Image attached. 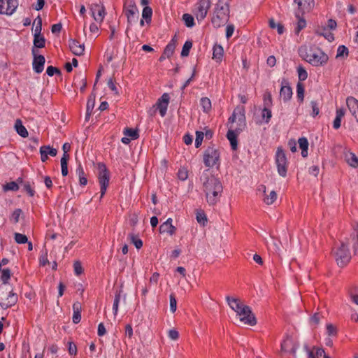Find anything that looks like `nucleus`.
I'll return each instance as SVG.
<instances>
[{"mask_svg":"<svg viewBox=\"0 0 358 358\" xmlns=\"http://www.w3.org/2000/svg\"><path fill=\"white\" fill-rule=\"evenodd\" d=\"M346 160L350 166L353 168L358 167V157L354 153L350 152L346 155Z\"/></svg>","mask_w":358,"mask_h":358,"instance_id":"obj_31","label":"nucleus"},{"mask_svg":"<svg viewBox=\"0 0 358 358\" xmlns=\"http://www.w3.org/2000/svg\"><path fill=\"white\" fill-rule=\"evenodd\" d=\"M262 116L266 119V122L268 123L272 117L271 110L268 108L264 107L262 112Z\"/></svg>","mask_w":358,"mask_h":358,"instance_id":"obj_52","label":"nucleus"},{"mask_svg":"<svg viewBox=\"0 0 358 358\" xmlns=\"http://www.w3.org/2000/svg\"><path fill=\"white\" fill-rule=\"evenodd\" d=\"M237 315L239 317L240 320L245 324L254 326L257 324L256 317L248 306L243 307L242 310Z\"/></svg>","mask_w":358,"mask_h":358,"instance_id":"obj_11","label":"nucleus"},{"mask_svg":"<svg viewBox=\"0 0 358 358\" xmlns=\"http://www.w3.org/2000/svg\"><path fill=\"white\" fill-rule=\"evenodd\" d=\"M95 105V95L92 94L87 103V115H91V113L94 109Z\"/></svg>","mask_w":358,"mask_h":358,"instance_id":"obj_35","label":"nucleus"},{"mask_svg":"<svg viewBox=\"0 0 358 358\" xmlns=\"http://www.w3.org/2000/svg\"><path fill=\"white\" fill-rule=\"evenodd\" d=\"M345 115V110L339 108L336 110V115L334 120L333 127L334 129H338L341 127V119Z\"/></svg>","mask_w":358,"mask_h":358,"instance_id":"obj_29","label":"nucleus"},{"mask_svg":"<svg viewBox=\"0 0 358 358\" xmlns=\"http://www.w3.org/2000/svg\"><path fill=\"white\" fill-rule=\"evenodd\" d=\"M223 48L220 45H215L213 47V58L221 60L223 56Z\"/></svg>","mask_w":358,"mask_h":358,"instance_id":"obj_34","label":"nucleus"},{"mask_svg":"<svg viewBox=\"0 0 358 358\" xmlns=\"http://www.w3.org/2000/svg\"><path fill=\"white\" fill-rule=\"evenodd\" d=\"M182 20L187 27H192L194 25V17L188 13H185L182 15Z\"/></svg>","mask_w":358,"mask_h":358,"instance_id":"obj_41","label":"nucleus"},{"mask_svg":"<svg viewBox=\"0 0 358 358\" xmlns=\"http://www.w3.org/2000/svg\"><path fill=\"white\" fill-rule=\"evenodd\" d=\"M169 99L170 97L169 94L164 93L157 102V108L159 109V114L162 117H164L166 113Z\"/></svg>","mask_w":358,"mask_h":358,"instance_id":"obj_16","label":"nucleus"},{"mask_svg":"<svg viewBox=\"0 0 358 358\" xmlns=\"http://www.w3.org/2000/svg\"><path fill=\"white\" fill-rule=\"evenodd\" d=\"M17 301V296L8 285H0V306L7 309L14 306Z\"/></svg>","mask_w":358,"mask_h":358,"instance_id":"obj_3","label":"nucleus"},{"mask_svg":"<svg viewBox=\"0 0 358 358\" xmlns=\"http://www.w3.org/2000/svg\"><path fill=\"white\" fill-rule=\"evenodd\" d=\"M124 134L126 136L130 137L131 139H137L139 136L138 131L130 129V128H126L124 130Z\"/></svg>","mask_w":358,"mask_h":358,"instance_id":"obj_39","label":"nucleus"},{"mask_svg":"<svg viewBox=\"0 0 358 358\" xmlns=\"http://www.w3.org/2000/svg\"><path fill=\"white\" fill-rule=\"evenodd\" d=\"M42 29V20L41 18H39V23H37L34 28V38L38 37V36H41V32Z\"/></svg>","mask_w":358,"mask_h":358,"instance_id":"obj_63","label":"nucleus"},{"mask_svg":"<svg viewBox=\"0 0 358 358\" xmlns=\"http://www.w3.org/2000/svg\"><path fill=\"white\" fill-rule=\"evenodd\" d=\"M68 160L66 156L62 157L61 159L62 175L63 176L68 175Z\"/></svg>","mask_w":358,"mask_h":358,"instance_id":"obj_42","label":"nucleus"},{"mask_svg":"<svg viewBox=\"0 0 358 358\" xmlns=\"http://www.w3.org/2000/svg\"><path fill=\"white\" fill-rule=\"evenodd\" d=\"M10 278V271L8 268H4L1 271V279L3 281V285H7L8 280Z\"/></svg>","mask_w":358,"mask_h":358,"instance_id":"obj_47","label":"nucleus"},{"mask_svg":"<svg viewBox=\"0 0 358 358\" xmlns=\"http://www.w3.org/2000/svg\"><path fill=\"white\" fill-rule=\"evenodd\" d=\"M45 40L43 36H38L36 38H34V47L35 49L36 48H42L45 46Z\"/></svg>","mask_w":358,"mask_h":358,"instance_id":"obj_40","label":"nucleus"},{"mask_svg":"<svg viewBox=\"0 0 358 358\" xmlns=\"http://www.w3.org/2000/svg\"><path fill=\"white\" fill-rule=\"evenodd\" d=\"M229 18V6L225 0H218L215 4L211 22L215 28H219L227 24Z\"/></svg>","mask_w":358,"mask_h":358,"instance_id":"obj_2","label":"nucleus"},{"mask_svg":"<svg viewBox=\"0 0 358 358\" xmlns=\"http://www.w3.org/2000/svg\"><path fill=\"white\" fill-rule=\"evenodd\" d=\"M38 50L35 49L34 48H32L31 49V53L34 57L33 59V69L34 71L37 73H41L44 69V64L45 62V59L44 56L41 55H37Z\"/></svg>","mask_w":358,"mask_h":358,"instance_id":"obj_13","label":"nucleus"},{"mask_svg":"<svg viewBox=\"0 0 358 358\" xmlns=\"http://www.w3.org/2000/svg\"><path fill=\"white\" fill-rule=\"evenodd\" d=\"M316 33L318 35L324 36L329 41H332L334 39L333 34L326 30L325 28H324L322 30L317 29Z\"/></svg>","mask_w":358,"mask_h":358,"instance_id":"obj_38","label":"nucleus"},{"mask_svg":"<svg viewBox=\"0 0 358 358\" xmlns=\"http://www.w3.org/2000/svg\"><path fill=\"white\" fill-rule=\"evenodd\" d=\"M346 103L350 112L358 122V100L352 96H349L346 99Z\"/></svg>","mask_w":358,"mask_h":358,"instance_id":"obj_18","label":"nucleus"},{"mask_svg":"<svg viewBox=\"0 0 358 358\" xmlns=\"http://www.w3.org/2000/svg\"><path fill=\"white\" fill-rule=\"evenodd\" d=\"M202 189L205 193L206 199L210 206H214L220 201L223 191L220 180L212 174L209 169L204 170L200 177Z\"/></svg>","mask_w":358,"mask_h":358,"instance_id":"obj_1","label":"nucleus"},{"mask_svg":"<svg viewBox=\"0 0 358 358\" xmlns=\"http://www.w3.org/2000/svg\"><path fill=\"white\" fill-rule=\"evenodd\" d=\"M175 48H176V41L174 39H173L168 43V45L164 48V55H166V56L168 58L170 57L173 54Z\"/></svg>","mask_w":358,"mask_h":358,"instance_id":"obj_33","label":"nucleus"},{"mask_svg":"<svg viewBox=\"0 0 358 358\" xmlns=\"http://www.w3.org/2000/svg\"><path fill=\"white\" fill-rule=\"evenodd\" d=\"M354 232L351 237L353 242V249L355 255H358V222L353 227Z\"/></svg>","mask_w":358,"mask_h":358,"instance_id":"obj_25","label":"nucleus"},{"mask_svg":"<svg viewBox=\"0 0 358 358\" xmlns=\"http://www.w3.org/2000/svg\"><path fill=\"white\" fill-rule=\"evenodd\" d=\"M22 211L21 209L20 208H17L14 210V212L12 214V216H11V220L15 222V223H17L19 222V219H20V217L22 214Z\"/></svg>","mask_w":358,"mask_h":358,"instance_id":"obj_54","label":"nucleus"},{"mask_svg":"<svg viewBox=\"0 0 358 358\" xmlns=\"http://www.w3.org/2000/svg\"><path fill=\"white\" fill-rule=\"evenodd\" d=\"M152 8L149 6H145L143 10L142 17L143 19L145 20L147 23L150 22L151 18H152Z\"/></svg>","mask_w":358,"mask_h":358,"instance_id":"obj_36","label":"nucleus"},{"mask_svg":"<svg viewBox=\"0 0 358 358\" xmlns=\"http://www.w3.org/2000/svg\"><path fill=\"white\" fill-rule=\"evenodd\" d=\"M41 148H48L49 149H45V152L48 155H50L51 157H55L57 154V150L55 148H51L50 145H43Z\"/></svg>","mask_w":358,"mask_h":358,"instance_id":"obj_64","label":"nucleus"},{"mask_svg":"<svg viewBox=\"0 0 358 358\" xmlns=\"http://www.w3.org/2000/svg\"><path fill=\"white\" fill-rule=\"evenodd\" d=\"M303 13H301V11L296 10L295 11V17L297 18L298 21L296 23V27L295 28V33L298 34L303 29H304L306 26V22L303 17H302Z\"/></svg>","mask_w":358,"mask_h":358,"instance_id":"obj_23","label":"nucleus"},{"mask_svg":"<svg viewBox=\"0 0 358 358\" xmlns=\"http://www.w3.org/2000/svg\"><path fill=\"white\" fill-rule=\"evenodd\" d=\"M334 255L337 264L341 267L345 266L351 259L350 252L344 243H341V245L334 250Z\"/></svg>","mask_w":358,"mask_h":358,"instance_id":"obj_4","label":"nucleus"},{"mask_svg":"<svg viewBox=\"0 0 358 358\" xmlns=\"http://www.w3.org/2000/svg\"><path fill=\"white\" fill-rule=\"evenodd\" d=\"M23 188L30 196H33L34 195L35 191L31 188L29 182H24L23 183Z\"/></svg>","mask_w":358,"mask_h":358,"instance_id":"obj_59","label":"nucleus"},{"mask_svg":"<svg viewBox=\"0 0 358 358\" xmlns=\"http://www.w3.org/2000/svg\"><path fill=\"white\" fill-rule=\"evenodd\" d=\"M226 300L228 303L229 307L234 310L237 315L242 310V308L245 307L246 305H244L237 298H231L229 296L226 297Z\"/></svg>","mask_w":358,"mask_h":358,"instance_id":"obj_19","label":"nucleus"},{"mask_svg":"<svg viewBox=\"0 0 358 358\" xmlns=\"http://www.w3.org/2000/svg\"><path fill=\"white\" fill-rule=\"evenodd\" d=\"M81 310H82L81 303L78 301L75 302L73 305V317H72V320L74 324H78L80 322Z\"/></svg>","mask_w":358,"mask_h":358,"instance_id":"obj_22","label":"nucleus"},{"mask_svg":"<svg viewBox=\"0 0 358 358\" xmlns=\"http://www.w3.org/2000/svg\"><path fill=\"white\" fill-rule=\"evenodd\" d=\"M298 6V11L301 13L309 12L314 7V0H294Z\"/></svg>","mask_w":358,"mask_h":358,"instance_id":"obj_17","label":"nucleus"},{"mask_svg":"<svg viewBox=\"0 0 358 358\" xmlns=\"http://www.w3.org/2000/svg\"><path fill=\"white\" fill-rule=\"evenodd\" d=\"M74 273L76 275H80L83 273V269L80 262L76 261L73 264Z\"/></svg>","mask_w":358,"mask_h":358,"instance_id":"obj_53","label":"nucleus"},{"mask_svg":"<svg viewBox=\"0 0 358 358\" xmlns=\"http://www.w3.org/2000/svg\"><path fill=\"white\" fill-rule=\"evenodd\" d=\"M17 6V0H0V13L11 15Z\"/></svg>","mask_w":358,"mask_h":358,"instance_id":"obj_12","label":"nucleus"},{"mask_svg":"<svg viewBox=\"0 0 358 358\" xmlns=\"http://www.w3.org/2000/svg\"><path fill=\"white\" fill-rule=\"evenodd\" d=\"M298 345L290 336H287L281 344V350L295 355Z\"/></svg>","mask_w":358,"mask_h":358,"instance_id":"obj_15","label":"nucleus"},{"mask_svg":"<svg viewBox=\"0 0 358 358\" xmlns=\"http://www.w3.org/2000/svg\"><path fill=\"white\" fill-rule=\"evenodd\" d=\"M178 178L181 180H185L188 178V172L186 169H180L178 172Z\"/></svg>","mask_w":358,"mask_h":358,"instance_id":"obj_61","label":"nucleus"},{"mask_svg":"<svg viewBox=\"0 0 358 358\" xmlns=\"http://www.w3.org/2000/svg\"><path fill=\"white\" fill-rule=\"evenodd\" d=\"M124 12L127 17L129 24H131L137 21L138 18V10L133 0L127 1L124 6Z\"/></svg>","mask_w":358,"mask_h":358,"instance_id":"obj_9","label":"nucleus"},{"mask_svg":"<svg viewBox=\"0 0 358 358\" xmlns=\"http://www.w3.org/2000/svg\"><path fill=\"white\" fill-rule=\"evenodd\" d=\"M234 115H236V118L239 122V126H245V110L243 106L236 107L233 113Z\"/></svg>","mask_w":358,"mask_h":358,"instance_id":"obj_24","label":"nucleus"},{"mask_svg":"<svg viewBox=\"0 0 358 358\" xmlns=\"http://www.w3.org/2000/svg\"><path fill=\"white\" fill-rule=\"evenodd\" d=\"M241 130V129H238V130L236 129L235 131L229 129L227 131V137L230 142V145H231V149L233 150H236L237 149L238 142H237V139H236L237 138V133L236 132H239Z\"/></svg>","mask_w":358,"mask_h":358,"instance_id":"obj_21","label":"nucleus"},{"mask_svg":"<svg viewBox=\"0 0 358 358\" xmlns=\"http://www.w3.org/2000/svg\"><path fill=\"white\" fill-rule=\"evenodd\" d=\"M192 47V43L189 41H187L183 46L181 51V56L182 57H187L189 55V50Z\"/></svg>","mask_w":358,"mask_h":358,"instance_id":"obj_43","label":"nucleus"},{"mask_svg":"<svg viewBox=\"0 0 358 358\" xmlns=\"http://www.w3.org/2000/svg\"><path fill=\"white\" fill-rule=\"evenodd\" d=\"M19 189L18 184L16 182L12 181L3 185L4 191H17Z\"/></svg>","mask_w":358,"mask_h":358,"instance_id":"obj_44","label":"nucleus"},{"mask_svg":"<svg viewBox=\"0 0 358 358\" xmlns=\"http://www.w3.org/2000/svg\"><path fill=\"white\" fill-rule=\"evenodd\" d=\"M200 102L203 112L207 113L211 109V101L208 98H201Z\"/></svg>","mask_w":358,"mask_h":358,"instance_id":"obj_37","label":"nucleus"},{"mask_svg":"<svg viewBox=\"0 0 358 358\" xmlns=\"http://www.w3.org/2000/svg\"><path fill=\"white\" fill-rule=\"evenodd\" d=\"M275 164L278 174L282 177H285L287 171V159L284 150L281 148L277 149L275 153Z\"/></svg>","mask_w":358,"mask_h":358,"instance_id":"obj_7","label":"nucleus"},{"mask_svg":"<svg viewBox=\"0 0 358 358\" xmlns=\"http://www.w3.org/2000/svg\"><path fill=\"white\" fill-rule=\"evenodd\" d=\"M280 96L285 101H289L292 96V90L289 86H282L280 92Z\"/></svg>","mask_w":358,"mask_h":358,"instance_id":"obj_26","label":"nucleus"},{"mask_svg":"<svg viewBox=\"0 0 358 358\" xmlns=\"http://www.w3.org/2000/svg\"><path fill=\"white\" fill-rule=\"evenodd\" d=\"M204 133L203 131H196V139H195V147L199 148L203 139Z\"/></svg>","mask_w":358,"mask_h":358,"instance_id":"obj_51","label":"nucleus"},{"mask_svg":"<svg viewBox=\"0 0 358 358\" xmlns=\"http://www.w3.org/2000/svg\"><path fill=\"white\" fill-rule=\"evenodd\" d=\"M210 6L211 2L210 0H201L199 2L197 8L198 10L196 14V17L198 20L201 21L204 20Z\"/></svg>","mask_w":358,"mask_h":358,"instance_id":"obj_14","label":"nucleus"},{"mask_svg":"<svg viewBox=\"0 0 358 358\" xmlns=\"http://www.w3.org/2000/svg\"><path fill=\"white\" fill-rule=\"evenodd\" d=\"M69 48L71 51L77 56H80L84 54L85 46L84 44L80 43L76 40L69 41Z\"/></svg>","mask_w":358,"mask_h":358,"instance_id":"obj_20","label":"nucleus"},{"mask_svg":"<svg viewBox=\"0 0 358 358\" xmlns=\"http://www.w3.org/2000/svg\"><path fill=\"white\" fill-rule=\"evenodd\" d=\"M128 238L137 249H140L143 246V241L138 238V235L131 233L128 235Z\"/></svg>","mask_w":358,"mask_h":358,"instance_id":"obj_32","label":"nucleus"},{"mask_svg":"<svg viewBox=\"0 0 358 358\" xmlns=\"http://www.w3.org/2000/svg\"><path fill=\"white\" fill-rule=\"evenodd\" d=\"M322 315L320 313H315L310 320V324L313 325H317L320 322Z\"/></svg>","mask_w":358,"mask_h":358,"instance_id":"obj_58","label":"nucleus"},{"mask_svg":"<svg viewBox=\"0 0 358 358\" xmlns=\"http://www.w3.org/2000/svg\"><path fill=\"white\" fill-rule=\"evenodd\" d=\"M348 55V49L345 45H339L337 50L336 57H343Z\"/></svg>","mask_w":358,"mask_h":358,"instance_id":"obj_48","label":"nucleus"},{"mask_svg":"<svg viewBox=\"0 0 358 358\" xmlns=\"http://www.w3.org/2000/svg\"><path fill=\"white\" fill-rule=\"evenodd\" d=\"M15 128L17 133L22 137L25 138V137L28 136V131H27V129L22 125L20 120L17 119L15 121Z\"/></svg>","mask_w":358,"mask_h":358,"instance_id":"obj_27","label":"nucleus"},{"mask_svg":"<svg viewBox=\"0 0 358 358\" xmlns=\"http://www.w3.org/2000/svg\"><path fill=\"white\" fill-rule=\"evenodd\" d=\"M177 308V301L173 294L170 295V310L172 313H175Z\"/></svg>","mask_w":358,"mask_h":358,"instance_id":"obj_57","label":"nucleus"},{"mask_svg":"<svg viewBox=\"0 0 358 358\" xmlns=\"http://www.w3.org/2000/svg\"><path fill=\"white\" fill-rule=\"evenodd\" d=\"M297 97L301 101H303L304 97V87L301 83H298L296 85Z\"/></svg>","mask_w":358,"mask_h":358,"instance_id":"obj_49","label":"nucleus"},{"mask_svg":"<svg viewBox=\"0 0 358 358\" xmlns=\"http://www.w3.org/2000/svg\"><path fill=\"white\" fill-rule=\"evenodd\" d=\"M176 228L173 225H167L166 224H162L159 227V232L161 234L167 233L172 236L175 234Z\"/></svg>","mask_w":358,"mask_h":358,"instance_id":"obj_30","label":"nucleus"},{"mask_svg":"<svg viewBox=\"0 0 358 358\" xmlns=\"http://www.w3.org/2000/svg\"><path fill=\"white\" fill-rule=\"evenodd\" d=\"M299 148L301 149V155L306 157L308 155V141L306 138H299Z\"/></svg>","mask_w":358,"mask_h":358,"instance_id":"obj_28","label":"nucleus"},{"mask_svg":"<svg viewBox=\"0 0 358 358\" xmlns=\"http://www.w3.org/2000/svg\"><path fill=\"white\" fill-rule=\"evenodd\" d=\"M91 15L97 22H102L106 13L102 3H92L89 6Z\"/></svg>","mask_w":358,"mask_h":358,"instance_id":"obj_10","label":"nucleus"},{"mask_svg":"<svg viewBox=\"0 0 358 358\" xmlns=\"http://www.w3.org/2000/svg\"><path fill=\"white\" fill-rule=\"evenodd\" d=\"M15 241L19 244H23L27 243L28 239L26 235L20 233H15Z\"/></svg>","mask_w":358,"mask_h":358,"instance_id":"obj_50","label":"nucleus"},{"mask_svg":"<svg viewBox=\"0 0 358 358\" xmlns=\"http://www.w3.org/2000/svg\"><path fill=\"white\" fill-rule=\"evenodd\" d=\"M196 220L199 224L205 225V223L207 222V218L204 213L200 212L196 214Z\"/></svg>","mask_w":358,"mask_h":358,"instance_id":"obj_60","label":"nucleus"},{"mask_svg":"<svg viewBox=\"0 0 358 358\" xmlns=\"http://www.w3.org/2000/svg\"><path fill=\"white\" fill-rule=\"evenodd\" d=\"M97 168L99 171L98 178L101 186V198H102L108 186L110 177L108 169L103 163H99L97 164Z\"/></svg>","mask_w":358,"mask_h":358,"instance_id":"obj_6","label":"nucleus"},{"mask_svg":"<svg viewBox=\"0 0 358 358\" xmlns=\"http://www.w3.org/2000/svg\"><path fill=\"white\" fill-rule=\"evenodd\" d=\"M298 76L299 80L303 81L308 78V73L303 68L300 66L298 68Z\"/></svg>","mask_w":358,"mask_h":358,"instance_id":"obj_55","label":"nucleus"},{"mask_svg":"<svg viewBox=\"0 0 358 358\" xmlns=\"http://www.w3.org/2000/svg\"><path fill=\"white\" fill-rule=\"evenodd\" d=\"M310 106H311V108H312V110H313L312 116L314 117L316 115H317L319 114V112H320L318 103L315 101H312L310 102Z\"/></svg>","mask_w":358,"mask_h":358,"instance_id":"obj_62","label":"nucleus"},{"mask_svg":"<svg viewBox=\"0 0 358 358\" xmlns=\"http://www.w3.org/2000/svg\"><path fill=\"white\" fill-rule=\"evenodd\" d=\"M277 199V194L275 191H271L269 195L266 196L264 201L267 205H271Z\"/></svg>","mask_w":358,"mask_h":358,"instance_id":"obj_45","label":"nucleus"},{"mask_svg":"<svg viewBox=\"0 0 358 358\" xmlns=\"http://www.w3.org/2000/svg\"><path fill=\"white\" fill-rule=\"evenodd\" d=\"M120 294H121V291L117 292L115 294V299H114L113 306V313L115 315H117V311H118V306H119V302L120 301Z\"/></svg>","mask_w":358,"mask_h":358,"instance_id":"obj_46","label":"nucleus"},{"mask_svg":"<svg viewBox=\"0 0 358 358\" xmlns=\"http://www.w3.org/2000/svg\"><path fill=\"white\" fill-rule=\"evenodd\" d=\"M220 152L213 147L208 148L203 155L204 164L208 167H213L219 162Z\"/></svg>","mask_w":358,"mask_h":358,"instance_id":"obj_8","label":"nucleus"},{"mask_svg":"<svg viewBox=\"0 0 358 358\" xmlns=\"http://www.w3.org/2000/svg\"><path fill=\"white\" fill-rule=\"evenodd\" d=\"M328 56L320 49L311 51L306 55L305 59L315 66H322L328 61Z\"/></svg>","mask_w":358,"mask_h":358,"instance_id":"obj_5","label":"nucleus"},{"mask_svg":"<svg viewBox=\"0 0 358 358\" xmlns=\"http://www.w3.org/2000/svg\"><path fill=\"white\" fill-rule=\"evenodd\" d=\"M46 73L49 76H52L55 73L60 75L61 71L59 69L54 67L52 66H50L47 68Z\"/></svg>","mask_w":358,"mask_h":358,"instance_id":"obj_56","label":"nucleus"}]
</instances>
